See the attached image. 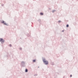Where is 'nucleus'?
I'll return each instance as SVG.
<instances>
[{"label":"nucleus","mask_w":78,"mask_h":78,"mask_svg":"<svg viewBox=\"0 0 78 78\" xmlns=\"http://www.w3.org/2000/svg\"><path fill=\"white\" fill-rule=\"evenodd\" d=\"M1 23H4V25H8V24L6 23H5L4 21H2V22H1Z\"/></svg>","instance_id":"obj_2"},{"label":"nucleus","mask_w":78,"mask_h":78,"mask_svg":"<svg viewBox=\"0 0 78 78\" xmlns=\"http://www.w3.org/2000/svg\"><path fill=\"white\" fill-rule=\"evenodd\" d=\"M28 72V70L27 69H26V72Z\"/></svg>","instance_id":"obj_6"},{"label":"nucleus","mask_w":78,"mask_h":78,"mask_svg":"<svg viewBox=\"0 0 78 78\" xmlns=\"http://www.w3.org/2000/svg\"><path fill=\"white\" fill-rule=\"evenodd\" d=\"M0 42H4V40L2 38H0Z\"/></svg>","instance_id":"obj_3"},{"label":"nucleus","mask_w":78,"mask_h":78,"mask_svg":"<svg viewBox=\"0 0 78 78\" xmlns=\"http://www.w3.org/2000/svg\"><path fill=\"white\" fill-rule=\"evenodd\" d=\"M40 14L41 15H43V14H44V13H43L42 12H41L40 13Z\"/></svg>","instance_id":"obj_4"},{"label":"nucleus","mask_w":78,"mask_h":78,"mask_svg":"<svg viewBox=\"0 0 78 78\" xmlns=\"http://www.w3.org/2000/svg\"><path fill=\"white\" fill-rule=\"evenodd\" d=\"M43 62L46 65L48 64V62L47 61L45 60V59H44L43 60Z\"/></svg>","instance_id":"obj_1"},{"label":"nucleus","mask_w":78,"mask_h":78,"mask_svg":"<svg viewBox=\"0 0 78 78\" xmlns=\"http://www.w3.org/2000/svg\"><path fill=\"white\" fill-rule=\"evenodd\" d=\"M72 75H70V77H72Z\"/></svg>","instance_id":"obj_10"},{"label":"nucleus","mask_w":78,"mask_h":78,"mask_svg":"<svg viewBox=\"0 0 78 78\" xmlns=\"http://www.w3.org/2000/svg\"><path fill=\"white\" fill-rule=\"evenodd\" d=\"M54 11H53V12H54Z\"/></svg>","instance_id":"obj_11"},{"label":"nucleus","mask_w":78,"mask_h":78,"mask_svg":"<svg viewBox=\"0 0 78 78\" xmlns=\"http://www.w3.org/2000/svg\"><path fill=\"white\" fill-rule=\"evenodd\" d=\"M69 27V25L67 24V25H66V27Z\"/></svg>","instance_id":"obj_7"},{"label":"nucleus","mask_w":78,"mask_h":78,"mask_svg":"<svg viewBox=\"0 0 78 78\" xmlns=\"http://www.w3.org/2000/svg\"><path fill=\"white\" fill-rule=\"evenodd\" d=\"M33 62H36V60H33Z\"/></svg>","instance_id":"obj_5"},{"label":"nucleus","mask_w":78,"mask_h":78,"mask_svg":"<svg viewBox=\"0 0 78 78\" xmlns=\"http://www.w3.org/2000/svg\"><path fill=\"white\" fill-rule=\"evenodd\" d=\"M61 21H58V22L59 23H60V22H61Z\"/></svg>","instance_id":"obj_8"},{"label":"nucleus","mask_w":78,"mask_h":78,"mask_svg":"<svg viewBox=\"0 0 78 78\" xmlns=\"http://www.w3.org/2000/svg\"><path fill=\"white\" fill-rule=\"evenodd\" d=\"M11 46H11V44H10V45H9V46H10V47H11Z\"/></svg>","instance_id":"obj_9"}]
</instances>
